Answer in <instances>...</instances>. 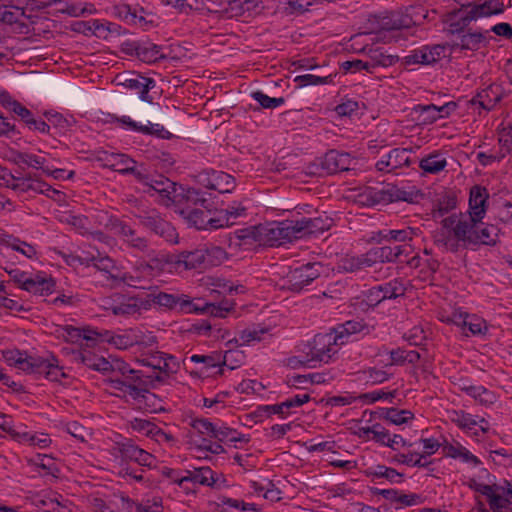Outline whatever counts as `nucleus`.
<instances>
[{"mask_svg": "<svg viewBox=\"0 0 512 512\" xmlns=\"http://www.w3.org/2000/svg\"><path fill=\"white\" fill-rule=\"evenodd\" d=\"M483 218H463L453 213L441 220L442 229L434 232V244L445 252L458 253L462 249H476L481 245L495 246L499 228L482 222Z\"/></svg>", "mask_w": 512, "mask_h": 512, "instance_id": "nucleus-1", "label": "nucleus"}, {"mask_svg": "<svg viewBox=\"0 0 512 512\" xmlns=\"http://www.w3.org/2000/svg\"><path fill=\"white\" fill-rule=\"evenodd\" d=\"M127 112L129 115L117 116L113 114L111 117L113 121L121 124L126 129L162 139L170 138L171 133L164 126L151 121L150 107L147 102L131 100Z\"/></svg>", "mask_w": 512, "mask_h": 512, "instance_id": "nucleus-2", "label": "nucleus"}, {"mask_svg": "<svg viewBox=\"0 0 512 512\" xmlns=\"http://www.w3.org/2000/svg\"><path fill=\"white\" fill-rule=\"evenodd\" d=\"M322 271L323 265L320 262H308L291 269L282 278L281 289L300 293L306 286L318 279Z\"/></svg>", "mask_w": 512, "mask_h": 512, "instance_id": "nucleus-3", "label": "nucleus"}, {"mask_svg": "<svg viewBox=\"0 0 512 512\" xmlns=\"http://www.w3.org/2000/svg\"><path fill=\"white\" fill-rule=\"evenodd\" d=\"M258 226L259 245L274 247L296 240L293 221H274L259 224Z\"/></svg>", "mask_w": 512, "mask_h": 512, "instance_id": "nucleus-4", "label": "nucleus"}, {"mask_svg": "<svg viewBox=\"0 0 512 512\" xmlns=\"http://www.w3.org/2000/svg\"><path fill=\"white\" fill-rule=\"evenodd\" d=\"M418 195L419 191L414 187L407 190L405 187L387 184L379 190L370 188L363 196L365 197V204L373 206L377 204H389L397 201L413 203Z\"/></svg>", "mask_w": 512, "mask_h": 512, "instance_id": "nucleus-5", "label": "nucleus"}, {"mask_svg": "<svg viewBox=\"0 0 512 512\" xmlns=\"http://www.w3.org/2000/svg\"><path fill=\"white\" fill-rule=\"evenodd\" d=\"M135 217L145 229L162 237L165 241L173 244L178 242L176 229L156 209L142 210L135 214Z\"/></svg>", "mask_w": 512, "mask_h": 512, "instance_id": "nucleus-6", "label": "nucleus"}, {"mask_svg": "<svg viewBox=\"0 0 512 512\" xmlns=\"http://www.w3.org/2000/svg\"><path fill=\"white\" fill-rule=\"evenodd\" d=\"M338 345L337 338L334 337L333 333L317 334L309 344L306 359L301 362L310 368L316 367L310 364L311 362L328 363L332 356L337 353L335 347Z\"/></svg>", "mask_w": 512, "mask_h": 512, "instance_id": "nucleus-7", "label": "nucleus"}, {"mask_svg": "<svg viewBox=\"0 0 512 512\" xmlns=\"http://www.w3.org/2000/svg\"><path fill=\"white\" fill-rule=\"evenodd\" d=\"M428 17V11L422 6H411L405 13H392L382 20V29L400 30L420 25Z\"/></svg>", "mask_w": 512, "mask_h": 512, "instance_id": "nucleus-8", "label": "nucleus"}, {"mask_svg": "<svg viewBox=\"0 0 512 512\" xmlns=\"http://www.w3.org/2000/svg\"><path fill=\"white\" fill-rule=\"evenodd\" d=\"M504 12V4L499 0H478L469 10H463L456 14V20L462 21V25H469L481 17L498 15Z\"/></svg>", "mask_w": 512, "mask_h": 512, "instance_id": "nucleus-9", "label": "nucleus"}, {"mask_svg": "<svg viewBox=\"0 0 512 512\" xmlns=\"http://www.w3.org/2000/svg\"><path fill=\"white\" fill-rule=\"evenodd\" d=\"M210 202L207 201L206 208L201 206L196 207L194 210H187L182 217L186 222L199 230H216L218 223L223 222V219H217L214 212L210 208Z\"/></svg>", "mask_w": 512, "mask_h": 512, "instance_id": "nucleus-10", "label": "nucleus"}, {"mask_svg": "<svg viewBox=\"0 0 512 512\" xmlns=\"http://www.w3.org/2000/svg\"><path fill=\"white\" fill-rule=\"evenodd\" d=\"M176 195L173 196V201L176 212L183 217L184 212L187 210H194L196 207L206 208L208 199L204 197V194L195 188L184 189L179 186Z\"/></svg>", "mask_w": 512, "mask_h": 512, "instance_id": "nucleus-11", "label": "nucleus"}, {"mask_svg": "<svg viewBox=\"0 0 512 512\" xmlns=\"http://www.w3.org/2000/svg\"><path fill=\"white\" fill-rule=\"evenodd\" d=\"M463 27L459 31H452L450 26H447V32L452 35L450 46L453 50H470L476 51L480 48L482 42L485 40V35L482 32H471L465 30Z\"/></svg>", "mask_w": 512, "mask_h": 512, "instance_id": "nucleus-12", "label": "nucleus"}, {"mask_svg": "<svg viewBox=\"0 0 512 512\" xmlns=\"http://www.w3.org/2000/svg\"><path fill=\"white\" fill-rule=\"evenodd\" d=\"M332 223L333 220L328 216L303 217L300 220L293 221L296 239L323 233L330 229Z\"/></svg>", "mask_w": 512, "mask_h": 512, "instance_id": "nucleus-13", "label": "nucleus"}, {"mask_svg": "<svg viewBox=\"0 0 512 512\" xmlns=\"http://www.w3.org/2000/svg\"><path fill=\"white\" fill-rule=\"evenodd\" d=\"M114 449L123 460L134 461L141 466L151 467L155 460L152 454L136 446L132 440L116 442Z\"/></svg>", "mask_w": 512, "mask_h": 512, "instance_id": "nucleus-14", "label": "nucleus"}, {"mask_svg": "<svg viewBox=\"0 0 512 512\" xmlns=\"http://www.w3.org/2000/svg\"><path fill=\"white\" fill-rule=\"evenodd\" d=\"M199 177L205 187L219 193H230L236 186L234 177L223 171L211 170L200 174Z\"/></svg>", "mask_w": 512, "mask_h": 512, "instance_id": "nucleus-15", "label": "nucleus"}, {"mask_svg": "<svg viewBox=\"0 0 512 512\" xmlns=\"http://www.w3.org/2000/svg\"><path fill=\"white\" fill-rule=\"evenodd\" d=\"M126 46L128 48L125 49V51L147 63L166 58L165 55L161 53V47L151 42L138 41L126 44Z\"/></svg>", "mask_w": 512, "mask_h": 512, "instance_id": "nucleus-16", "label": "nucleus"}, {"mask_svg": "<svg viewBox=\"0 0 512 512\" xmlns=\"http://www.w3.org/2000/svg\"><path fill=\"white\" fill-rule=\"evenodd\" d=\"M405 291L406 288L404 287L402 281L394 279L390 282L370 289L369 297L371 298V301H375L376 304H378L386 299H396L400 296H403Z\"/></svg>", "mask_w": 512, "mask_h": 512, "instance_id": "nucleus-17", "label": "nucleus"}, {"mask_svg": "<svg viewBox=\"0 0 512 512\" xmlns=\"http://www.w3.org/2000/svg\"><path fill=\"white\" fill-rule=\"evenodd\" d=\"M2 355L8 365L15 366L28 374H32L33 369L39 368L36 362L37 356L28 355L26 351L4 350Z\"/></svg>", "mask_w": 512, "mask_h": 512, "instance_id": "nucleus-18", "label": "nucleus"}, {"mask_svg": "<svg viewBox=\"0 0 512 512\" xmlns=\"http://www.w3.org/2000/svg\"><path fill=\"white\" fill-rule=\"evenodd\" d=\"M114 228L129 247L140 252L149 251L148 240L145 237L139 236L136 231L126 223L117 221L114 224Z\"/></svg>", "mask_w": 512, "mask_h": 512, "instance_id": "nucleus-19", "label": "nucleus"}, {"mask_svg": "<svg viewBox=\"0 0 512 512\" xmlns=\"http://www.w3.org/2000/svg\"><path fill=\"white\" fill-rule=\"evenodd\" d=\"M36 362L39 368L33 369L32 374H43L50 381H60L61 378L66 377L62 367L58 364L57 358L52 354L47 358L37 356Z\"/></svg>", "mask_w": 512, "mask_h": 512, "instance_id": "nucleus-20", "label": "nucleus"}, {"mask_svg": "<svg viewBox=\"0 0 512 512\" xmlns=\"http://www.w3.org/2000/svg\"><path fill=\"white\" fill-rule=\"evenodd\" d=\"M123 85L128 89L135 90L139 94L137 100L147 102L148 104L152 103V97L148 93L156 85L154 79L140 74H133L124 81Z\"/></svg>", "mask_w": 512, "mask_h": 512, "instance_id": "nucleus-21", "label": "nucleus"}, {"mask_svg": "<svg viewBox=\"0 0 512 512\" xmlns=\"http://www.w3.org/2000/svg\"><path fill=\"white\" fill-rule=\"evenodd\" d=\"M489 195L485 187L475 185L470 190L469 215L463 218H483L485 215V203Z\"/></svg>", "mask_w": 512, "mask_h": 512, "instance_id": "nucleus-22", "label": "nucleus"}, {"mask_svg": "<svg viewBox=\"0 0 512 512\" xmlns=\"http://www.w3.org/2000/svg\"><path fill=\"white\" fill-rule=\"evenodd\" d=\"M504 96L500 85L491 84L487 88L478 92L471 100L472 104H479L485 110H491L499 103Z\"/></svg>", "mask_w": 512, "mask_h": 512, "instance_id": "nucleus-23", "label": "nucleus"}, {"mask_svg": "<svg viewBox=\"0 0 512 512\" xmlns=\"http://www.w3.org/2000/svg\"><path fill=\"white\" fill-rule=\"evenodd\" d=\"M361 52L367 54L369 57L367 62L369 66H371V70L374 72L378 67H389L398 61V56L387 54L380 47L374 48L372 46L366 45L361 49Z\"/></svg>", "mask_w": 512, "mask_h": 512, "instance_id": "nucleus-24", "label": "nucleus"}, {"mask_svg": "<svg viewBox=\"0 0 512 512\" xmlns=\"http://www.w3.org/2000/svg\"><path fill=\"white\" fill-rule=\"evenodd\" d=\"M152 301H154V304L168 310H172L176 306H179L181 312L190 313V307L183 305V302L192 300L186 295L176 296L161 291L157 292L155 290V296H153Z\"/></svg>", "mask_w": 512, "mask_h": 512, "instance_id": "nucleus-25", "label": "nucleus"}, {"mask_svg": "<svg viewBox=\"0 0 512 512\" xmlns=\"http://www.w3.org/2000/svg\"><path fill=\"white\" fill-rule=\"evenodd\" d=\"M146 185L149 186L148 191L153 190L158 193L163 200L170 202L173 201V196L180 190L176 183L163 176H159L157 179L151 178L150 182H146Z\"/></svg>", "mask_w": 512, "mask_h": 512, "instance_id": "nucleus-26", "label": "nucleus"}, {"mask_svg": "<svg viewBox=\"0 0 512 512\" xmlns=\"http://www.w3.org/2000/svg\"><path fill=\"white\" fill-rule=\"evenodd\" d=\"M457 108V104L453 101L447 102L442 106H436L434 104L429 105H417L415 111L433 112V115H427L422 122L433 123L439 118L448 117Z\"/></svg>", "mask_w": 512, "mask_h": 512, "instance_id": "nucleus-27", "label": "nucleus"}, {"mask_svg": "<svg viewBox=\"0 0 512 512\" xmlns=\"http://www.w3.org/2000/svg\"><path fill=\"white\" fill-rule=\"evenodd\" d=\"M372 266V261L369 259L367 251L366 253L357 256L346 255L340 260L338 267L344 272L355 273Z\"/></svg>", "mask_w": 512, "mask_h": 512, "instance_id": "nucleus-28", "label": "nucleus"}, {"mask_svg": "<svg viewBox=\"0 0 512 512\" xmlns=\"http://www.w3.org/2000/svg\"><path fill=\"white\" fill-rule=\"evenodd\" d=\"M175 263L183 265L185 269L205 268V252L203 249L183 251L176 256Z\"/></svg>", "mask_w": 512, "mask_h": 512, "instance_id": "nucleus-29", "label": "nucleus"}, {"mask_svg": "<svg viewBox=\"0 0 512 512\" xmlns=\"http://www.w3.org/2000/svg\"><path fill=\"white\" fill-rule=\"evenodd\" d=\"M258 230V225L236 230L229 239L230 246L242 248L258 243Z\"/></svg>", "mask_w": 512, "mask_h": 512, "instance_id": "nucleus-30", "label": "nucleus"}, {"mask_svg": "<svg viewBox=\"0 0 512 512\" xmlns=\"http://www.w3.org/2000/svg\"><path fill=\"white\" fill-rule=\"evenodd\" d=\"M365 327L366 325L362 320H349L338 324L332 333L337 338L339 345H343L347 342L349 336L361 332Z\"/></svg>", "mask_w": 512, "mask_h": 512, "instance_id": "nucleus-31", "label": "nucleus"}, {"mask_svg": "<svg viewBox=\"0 0 512 512\" xmlns=\"http://www.w3.org/2000/svg\"><path fill=\"white\" fill-rule=\"evenodd\" d=\"M174 359L175 358L172 355H167L162 352H155L151 356L142 359L141 363L155 370H159L160 372H163L165 373L166 376H168L169 373L176 372V369H174L169 362Z\"/></svg>", "mask_w": 512, "mask_h": 512, "instance_id": "nucleus-32", "label": "nucleus"}, {"mask_svg": "<svg viewBox=\"0 0 512 512\" xmlns=\"http://www.w3.org/2000/svg\"><path fill=\"white\" fill-rule=\"evenodd\" d=\"M365 475L371 477L372 480L375 478H385L391 484H400L404 481V475L398 472L392 467L385 465H376L365 470Z\"/></svg>", "mask_w": 512, "mask_h": 512, "instance_id": "nucleus-33", "label": "nucleus"}, {"mask_svg": "<svg viewBox=\"0 0 512 512\" xmlns=\"http://www.w3.org/2000/svg\"><path fill=\"white\" fill-rule=\"evenodd\" d=\"M16 191L28 192L34 191L36 193L48 195V192H57L49 184L43 181L34 179L31 175L20 177L17 182Z\"/></svg>", "mask_w": 512, "mask_h": 512, "instance_id": "nucleus-34", "label": "nucleus"}, {"mask_svg": "<svg viewBox=\"0 0 512 512\" xmlns=\"http://www.w3.org/2000/svg\"><path fill=\"white\" fill-rule=\"evenodd\" d=\"M183 305L190 307V313H209L211 316L223 318L232 310V306H219L215 303H204L202 306L193 301H185Z\"/></svg>", "mask_w": 512, "mask_h": 512, "instance_id": "nucleus-35", "label": "nucleus"}, {"mask_svg": "<svg viewBox=\"0 0 512 512\" xmlns=\"http://www.w3.org/2000/svg\"><path fill=\"white\" fill-rule=\"evenodd\" d=\"M246 208L240 203L229 205L225 209L215 210L214 214L217 219H223V222L218 223V229L228 227L234 224V220L245 214Z\"/></svg>", "mask_w": 512, "mask_h": 512, "instance_id": "nucleus-36", "label": "nucleus"}, {"mask_svg": "<svg viewBox=\"0 0 512 512\" xmlns=\"http://www.w3.org/2000/svg\"><path fill=\"white\" fill-rule=\"evenodd\" d=\"M0 102L7 110L17 115L26 126L33 118V113L23 106L20 102L13 100L9 95L2 94L0 96Z\"/></svg>", "mask_w": 512, "mask_h": 512, "instance_id": "nucleus-37", "label": "nucleus"}, {"mask_svg": "<svg viewBox=\"0 0 512 512\" xmlns=\"http://www.w3.org/2000/svg\"><path fill=\"white\" fill-rule=\"evenodd\" d=\"M188 476H183L179 480V485L184 481H192L201 485L213 486L216 482L214 472L209 467H201L194 471H188Z\"/></svg>", "mask_w": 512, "mask_h": 512, "instance_id": "nucleus-38", "label": "nucleus"}, {"mask_svg": "<svg viewBox=\"0 0 512 512\" xmlns=\"http://www.w3.org/2000/svg\"><path fill=\"white\" fill-rule=\"evenodd\" d=\"M55 282L52 278L46 279L41 276L32 278L30 282H26L25 290L39 296H46L53 292Z\"/></svg>", "mask_w": 512, "mask_h": 512, "instance_id": "nucleus-39", "label": "nucleus"}, {"mask_svg": "<svg viewBox=\"0 0 512 512\" xmlns=\"http://www.w3.org/2000/svg\"><path fill=\"white\" fill-rule=\"evenodd\" d=\"M446 166V158L438 153L430 154L419 162V167L424 171V173L429 174H437L444 170Z\"/></svg>", "mask_w": 512, "mask_h": 512, "instance_id": "nucleus-40", "label": "nucleus"}, {"mask_svg": "<svg viewBox=\"0 0 512 512\" xmlns=\"http://www.w3.org/2000/svg\"><path fill=\"white\" fill-rule=\"evenodd\" d=\"M457 206V197L453 193H445L441 196L432 210L433 218L443 217Z\"/></svg>", "mask_w": 512, "mask_h": 512, "instance_id": "nucleus-41", "label": "nucleus"}, {"mask_svg": "<svg viewBox=\"0 0 512 512\" xmlns=\"http://www.w3.org/2000/svg\"><path fill=\"white\" fill-rule=\"evenodd\" d=\"M14 440L24 443L27 442L30 445L38 446L40 448H46L51 444V439L46 433H29V432H21L17 431L14 433Z\"/></svg>", "mask_w": 512, "mask_h": 512, "instance_id": "nucleus-42", "label": "nucleus"}, {"mask_svg": "<svg viewBox=\"0 0 512 512\" xmlns=\"http://www.w3.org/2000/svg\"><path fill=\"white\" fill-rule=\"evenodd\" d=\"M267 331L268 330L264 329V328H261V329H257V328H247V329H244V330H242L239 333V336L237 338L230 339L227 342V345L235 343L237 345L243 346V345H249L250 343L255 342V341L259 342V341L262 340L261 335L267 333Z\"/></svg>", "mask_w": 512, "mask_h": 512, "instance_id": "nucleus-43", "label": "nucleus"}, {"mask_svg": "<svg viewBox=\"0 0 512 512\" xmlns=\"http://www.w3.org/2000/svg\"><path fill=\"white\" fill-rule=\"evenodd\" d=\"M381 417L392 424L402 425L414 418L410 410H398L397 408H383Z\"/></svg>", "mask_w": 512, "mask_h": 512, "instance_id": "nucleus-44", "label": "nucleus"}, {"mask_svg": "<svg viewBox=\"0 0 512 512\" xmlns=\"http://www.w3.org/2000/svg\"><path fill=\"white\" fill-rule=\"evenodd\" d=\"M139 404L143 405L149 412H160L164 408L160 405L161 399L154 393L149 392L147 389L141 388V393L137 398H133Z\"/></svg>", "mask_w": 512, "mask_h": 512, "instance_id": "nucleus-45", "label": "nucleus"}, {"mask_svg": "<svg viewBox=\"0 0 512 512\" xmlns=\"http://www.w3.org/2000/svg\"><path fill=\"white\" fill-rule=\"evenodd\" d=\"M12 0H0V21L13 24L19 21V16L23 14L21 8L12 6Z\"/></svg>", "mask_w": 512, "mask_h": 512, "instance_id": "nucleus-46", "label": "nucleus"}, {"mask_svg": "<svg viewBox=\"0 0 512 512\" xmlns=\"http://www.w3.org/2000/svg\"><path fill=\"white\" fill-rule=\"evenodd\" d=\"M457 2L461 7L457 10H453L449 12L445 17V24L447 26L451 27L452 31H459L463 27H468L469 25H462V21H457L455 16L456 14L462 12L463 10H469L473 5H475V2H471V0H454Z\"/></svg>", "mask_w": 512, "mask_h": 512, "instance_id": "nucleus-47", "label": "nucleus"}, {"mask_svg": "<svg viewBox=\"0 0 512 512\" xmlns=\"http://www.w3.org/2000/svg\"><path fill=\"white\" fill-rule=\"evenodd\" d=\"M409 150L405 148H394L387 155L390 160V170L395 171L403 166H410L411 159Z\"/></svg>", "mask_w": 512, "mask_h": 512, "instance_id": "nucleus-48", "label": "nucleus"}, {"mask_svg": "<svg viewBox=\"0 0 512 512\" xmlns=\"http://www.w3.org/2000/svg\"><path fill=\"white\" fill-rule=\"evenodd\" d=\"M462 391L482 404H492L494 402V394L484 386H463Z\"/></svg>", "mask_w": 512, "mask_h": 512, "instance_id": "nucleus-49", "label": "nucleus"}, {"mask_svg": "<svg viewBox=\"0 0 512 512\" xmlns=\"http://www.w3.org/2000/svg\"><path fill=\"white\" fill-rule=\"evenodd\" d=\"M423 458H425L424 454L410 451L407 454H396L391 459V462L405 464L407 466L426 467L431 462H422Z\"/></svg>", "mask_w": 512, "mask_h": 512, "instance_id": "nucleus-50", "label": "nucleus"}, {"mask_svg": "<svg viewBox=\"0 0 512 512\" xmlns=\"http://www.w3.org/2000/svg\"><path fill=\"white\" fill-rule=\"evenodd\" d=\"M419 229L412 227H405L403 229H389V241L401 242L407 244L412 241L414 237L418 236Z\"/></svg>", "mask_w": 512, "mask_h": 512, "instance_id": "nucleus-51", "label": "nucleus"}, {"mask_svg": "<svg viewBox=\"0 0 512 512\" xmlns=\"http://www.w3.org/2000/svg\"><path fill=\"white\" fill-rule=\"evenodd\" d=\"M392 251V246L375 247L368 250L369 259H371L372 265L377 263L394 262Z\"/></svg>", "mask_w": 512, "mask_h": 512, "instance_id": "nucleus-52", "label": "nucleus"}, {"mask_svg": "<svg viewBox=\"0 0 512 512\" xmlns=\"http://www.w3.org/2000/svg\"><path fill=\"white\" fill-rule=\"evenodd\" d=\"M463 329L468 328L472 335H485L488 331L486 321L476 316L465 315V319L462 321Z\"/></svg>", "mask_w": 512, "mask_h": 512, "instance_id": "nucleus-53", "label": "nucleus"}, {"mask_svg": "<svg viewBox=\"0 0 512 512\" xmlns=\"http://www.w3.org/2000/svg\"><path fill=\"white\" fill-rule=\"evenodd\" d=\"M334 79V75L330 74L327 76H316L312 74H305L297 76L294 79V82L297 83L298 87H305L308 85H323V84H332Z\"/></svg>", "mask_w": 512, "mask_h": 512, "instance_id": "nucleus-54", "label": "nucleus"}, {"mask_svg": "<svg viewBox=\"0 0 512 512\" xmlns=\"http://www.w3.org/2000/svg\"><path fill=\"white\" fill-rule=\"evenodd\" d=\"M446 50L445 45L422 46L424 65H432L442 59Z\"/></svg>", "mask_w": 512, "mask_h": 512, "instance_id": "nucleus-55", "label": "nucleus"}, {"mask_svg": "<svg viewBox=\"0 0 512 512\" xmlns=\"http://www.w3.org/2000/svg\"><path fill=\"white\" fill-rule=\"evenodd\" d=\"M117 299L119 301L116 302L118 306L115 316H131L136 314V301L133 296H126L120 293V297H117Z\"/></svg>", "mask_w": 512, "mask_h": 512, "instance_id": "nucleus-56", "label": "nucleus"}, {"mask_svg": "<svg viewBox=\"0 0 512 512\" xmlns=\"http://www.w3.org/2000/svg\"><path fill=\"white\" fill-rule=\"evenodd\" d=\"M204 252L206 267L220 265L227 259L226 251L220 246L207 247Z\"/></svg>", "mask_w": 512, "mask_h": 512, "instance_id": "nucleus-57", "label": "nucleus"}, {"mask_svg": "<svg viewBox=\"0 0 512 512\" xmlns=\"http://www.w3.org/2000/svg\"><path fill=\"white\" fill-rule=\"evenodd\" d=\"M251 97L257 101L260 105V108L263 109H274L285 103V99L283 97H270L262 91L252 92Z\"/></svg>", "mask_w": 512, "mask_h": 512, "instance_id": "nucleus-58", "label": "nucleus"}, {"mask_svg": "<svg viewBox=\"0 0 512 512\" xmlns=\"http://www.w3.org/2000/svg\"><path fill=\"white\" fill-rule=\"evenodd\" d=\"M114 14L127 22L135 23L136 19H139V21L144 20L143 16H138V9L132 8L128 4H119L114 6Z\"/></svg>", "mask_w": 512, "mask_h": 512, "instance_id": "nucleus-59", "label": "nucleus"}, {"mask_svg": "<svg viewBox=\"0 0 512 512\" xmlns=\"http://www.w3.org/2000/svg\"><path fill=\"white\" fill-rule=\"evenodd\" d=\"M339 151L330 150L328 151L322 158L319 159V166L322 171L327 174H335L337 173V163Z\"/></svg>", "mask_w": 512, "mask_h": 512, "instance_id": "nucleus-60", "label": "nucleus"}, {"mask_svg": "<svg viewBox=\"0 0 512 512\" xmlns=\"http://www.w3.org/2000/svg\"><path fill=\"white\" fill-rule=\"evenodd\" d=\"M92 262L93 266L102 272L108 273L111 279H116L117 277L112 274V271L116 268L114 261L108 256H101L98 254L97 256H92L89 259Z\"/></svg>", "mask_w": 512, "mask_h": 512, "instance_id": "nucleus-61", "label": "nucleus"}, {"mask_svg": "<svg viewBox=\"0 0 512 512\" xmlns=\"http://www.w3.org/2000/svg\"><path fill=\"white\" fill-rule=\"evenodd\" d=\"M222 17L239 18L245 15L242 0H229L227 4L219 11Z\"/></svg>", "mask_w": 512, "mask_h": 512, "instance_id": "nucleus-62", "label": "nucleus"}, {"mask_svg": "<svg viewBox=\"0 0 512 512\" xmlns=\"http://www.w3.org/2000/svg\"><path fill=\"white\" fill-rule=\"evenodd\" d=\"M15 161L18 165H26L29 167H33L36 169H42V170H43V168H45L44 167L45 158L39 157L34 154L19 153L17 155Z\"/></svg>", "mask_w": 512, "mask_h": 512, "instance_id": "nucleus-63", "label": "nucleus"}, {"mask_svg": "<svg viewBox=\"0 0 512 512\" xmlns=\"http://www.w3.org/2000/svg\"><path fill=\"white\" fill-rule=\"evenodd\" d=\"M453 414L454 417L451 418L452 422L461 429L471 430L478 424V422L469 413H465L464 411H454Z\"/></svg>", "mask_w": 512, "mask_h": 512, "instance_id": "nucleus-64", "label": "nucleus"}]
</instances>
